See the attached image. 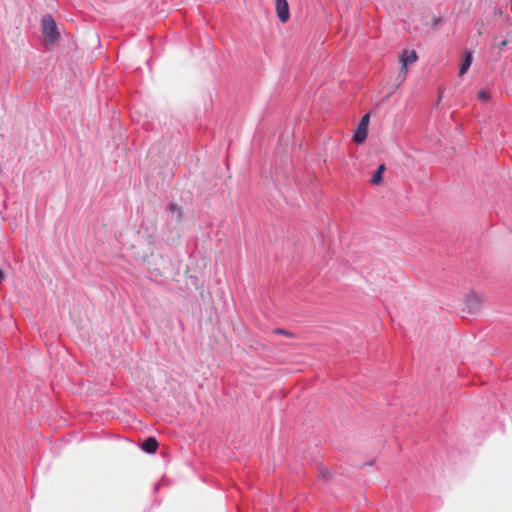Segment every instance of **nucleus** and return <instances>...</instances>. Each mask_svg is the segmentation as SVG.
Returning a JSON list of instances; mask_svg holds the SVG:
<instances>
[{"mask_svg":"<svg viewBox=\"0 0 512 512\" xmlns=\"http://www.w3.org/2000/svg\"><path fill=\"white\" fill-rule=\"evenodd\" d=\"M42 33L45 38L54 43L60 38L57 23L52 15L46 14L41 19Z\"/></svg>","mask_w":512,"mask_h":512,"instance_id":"1","label":"nucleus"},{"mask_svg":"<svg viewBox=\"0 0 512 512\" xmlns=\"http://www.w3.org/2000/svg\"><path fill=\"white\" fill-rule=\"evenodd\" d=\"M277 17L282 23H285L290 17L289 5L287 0H275Z\"/></svg>","mask_w":512,"mask_h":512,"instance_id":"3","label":"nucleus"},{"mask_svg":"<svg viewBox=\"0 0 512 512\" xmlns=\"http://www.w3.org/2000/svg\"><path fill=\"white\" fill-rule=\"evenodd\" d=\"M433 22H434L435 24L440 23V22H441V19H440L439 17H438V18H434V19H433Z\"/></svg>","mask_w":512,"mask_h":512,"instance_id":"13","label":"nucleus"},{"mask_svg":"<svg viewBox=\"0 0 512 512\" xmlns=\"http://www.w3.org/2000/svg\"><path fill=\"white\" fill-rule=\"evenodd\" d=\"M384 171H385V165L380 164L378 166V168L376 169L375 173L373 174V176L371 177L370 182L374 185L380 184L383 179Z\"/></svg>","mask_w":512,"mask_h":512,"instance_id":"8","label":"nucleus"},{"mask_svg":"<svg viewBox=\"0 0 512 512\" xmlns=\"http://www.w3.org/2000/svg\"><path fill=\"white\" fill-rule=\"evenodd\" d=\"M166 210L170 213H172L173 215H176V221L179 222L182 218V208L176 204H174L173 202H170L168 205H167V208Z\"/></svg>","mask_w":512,"mask_h":512,"instance_id":"9","label":"nucleus"},{"mask_svg":"<svg viewBox=\"0 0 512 512\" xmlns=\"http://www.w3.org/2000/svg\"><path fill=\"white\" fill-rule=\"evenodd\" d=\"M417 59H418V56H417V53L414 50H412L410 52L405 50L402 53L401 57H400V61H401V64H402L401 70L406 72L408 65L416 62Z\"/></svg>","mask_w":512,"mask_h":512,"instance_id":"4","label":"nucleus"},{"mask_svg":"<svg viewBox=\"0 0 512 512\" xmlns=\"http://www.w3.org/2000/svg\"><path fill=\"white\" fill-rule=\"evenodd\" d=\"M159 486H160V485H159L158 483H156V484L154 485V488H153V489H154V492H157V491L159 490Z\"/></svg>","mask_w":512,"mask_h":512,"instance_id":"12","label":"nucleus"},{"mask_svg":"<svg viewBox=\"0 0 512 512\" xmlns=\"http://www.w3.org/2000/svg\"><path fill=\"white\" fill-rule=\"evenodd\" d=\"M275 333L282 334V335H288L289 334L286 330H284L282 328L275 329Z\"/></svg>","mask_w":512,"mask_h":512,"instance_id":"11","label":"nucleus"},{"mask_svg":"<svg viewBox=\"0 0 512 512\" xmlns=\"http://www.w3.org/2000/svg\"><path fill=\"white\" fill-rule=\"evenodd\" d=\"M472 60H473V53L471 51H466L463 54L462 61H461L460 67H459V75H463L469 70Z\"/></svg>","mask_w":512,"mask_h":512,"instance_id":"6","label":"nucleus"},{"mask_svg":"<svg viewBox=\"0 0 512 512\" xmlns=\"http://www.w3.org/2000/svg\"><path fill=\"white\" fill-rule=\"evenodd\" d=\"M369 114H365L360 120L356 131L353 134V141L357 144L363 143L367 138V128L369 123Z\"/></svg>","mask_w":512,"mask_h":512,"instance_id":"2","label":"nucleus"},{"mask_svg":"<svg viewBox=\"0 0 512 512\" xmlns=\"http://www.w3.org/2000/svg\"><path fill=\"white\" fill-rule=\"evenodd\" d=\"M158 441L154 437H147L141 444V449L148 453L154 454L158 449Z\"/></svg>","mask_w":512,"mask_h":512,"instance_id":"5","label":"nucleus"},{"mask_svg":"<svg viewBox=\"0 0 512 512\" xmlns=\"http://www.w3.org/2000/svg\"><path fill=\"white\" fill-rule=\"evenodd\" d=\"M477 98L480 100V101H483V102H486L490 99V93L485 90V89H481L478 93H477Z\"/></svg>","mask_w":512,"mask_h":512,"instance_id":"10","label":"nucleus"},{"mask_svg":"<svg viewBox=\"0 0 512 512\" xmlns=\"http://www.w3.org/2000/svg\"><path fill=\"white\" fill-rule=\"evenodd\" d=\"M465 305L469 313H475L480 307V299L470 294L465 299Z\"/></svg>","mask_w":512,"mask_h":512,"instance_id":"7","label":"nucleus"}]
</instances>
